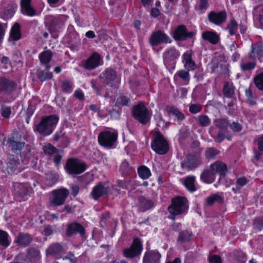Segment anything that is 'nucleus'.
Returning <instances> with one entry per match:
<instances>
[{"mask_svg":"<svg viewBox=\"0 0 263 263\" xmlns=\"http://www.w3.org/2000/svg\"><path fill=\"white\" fill-rule=\"evenodd\" d=\"M213 138L215 141L220 143L225 139V134L224 132L221 130L219 131L217 136L214 137Z\"/></svg>","mask_w":263,"mask_h":263,"instance_id":"obj_59","label":"nucleus"},{"mask_svg":"<svg viewBox=\"0 0 263 263\" xmlns=\"http://www.w3.org/2000/svg\"><path fill=\"white\" fill-rule=\"evenodd\" d=\"M43 150L46 154L51 155L57 153L58 149L51 144L48 143L44 145Z\"/></svg>","mask_w":263,"mask_h":263,"instance_id":"obj_49","label":"nucleus"},{"mask_svg":"<svg viewBox=\"0 0 263 263\" xmlns=\"http://www.w3.org/2000/svg\"><path fill=\"white\" fill-rule=\"evenodd\" d=\"M31 1L21 0L20 2L22 13L31 17L36 15L35 10L31 5Z\"/></svg>","mask_w":263,"mask_h":263,"instance_id":"obj_19","label":"nucleus"},{"mask_svg":"<svg viewBox=\"0 0 263 263\" xmlns=\"http://www.w3.org/2000/svg\"><path fill=\"white\" fill-rule=\"evenodd\" d=\"M213 172L219 173L220 175L224 174L227 170V165L221 161H217L212 163L210 167Z\"/></svg>","mask_w":263,"mask_h":263,"instance_id":"obj_28","label":"nucleus"},{"mask_svg":"<svg viewBox=\"0 0 263 263\" xmlns=\"http://www.w3.org/2000/svg\"><path fill=\"white\" fill-rule=\"evenodd\" d=\"M254 81L255 86L259 90H263V72L256 76L254 79Z\"/></svg>","mask_w":263,"mask_h":263,"instance_id":"obj_47","label":"nucleus"},{"mask_svg":"<svg viewBox=\"0 0 263 263\" xmlns=\"http://www.w3.org/2000/svg\"><path fill=\"white\" fill-rule=\"evenodd\" d=\"M178 77L186 83L190 80V74L188 71L185 70H180L177 72L175 75V77Z\"/></svg>","mask_w":263,"mask_h":263,"instance_id":"obj_46","label":"nucleus"},{"mask_svg":"<svg viewBox=\"0 0 263 263\" xmlns=\"http://www.w3.org/2000/svg\"><path fill=\"white\" fill-rule=\"evenodd\" d=\"M129 102L130 99L128 97L123 95H121L117 98L115 106L118 107L128 106Z\"/></svg>","mask_w":263,"mask_h":263,"instance_id":"obj_38","label":"nucleus"},{"mask_svg":"<svg viewBox=\"0 0 263 263\" xmlns=\"http://www.w3.org/2000/svg\"><path fill=\"white\" fill-rule=\"evenodd\" d=\"M9 173H17L22 170V165L17 159L10 157L8 162Z\"/></svg>","mask_w":263,"mask_h":263,"instance_id":"obj_24","label":"nucleus"},{"mask_svg":"<svg viewBox=\"0 0 263 263\" xmlns=\"http://www.w3.org/2000/svg\"><path fill=\"white\" fill-rule=\"evenodd\" d=\"M151 147L156 153L160 155L165 154L168 149L167 142L158 132L154 133Z\"/></svg>","mask_w":263,"mask_h":263,"instance_id":"obj_4","label":"nucleus"},{"mask_svg":"<svg viewBox=\"0 0 263 263\" xmlns=\"http://www.w3.org/2000/svg\"><path fill=\"white\" fill-rule=\"evenodd\" d=\"M252 49L249 54L251 59L260 60L263 57V45L256 44L255 45L252 44Z\"/></svg>","mask_w":263,"mask_h":263,"instance_id":"obj_25","label":"nucleus"},{"mask_svg":"<svg viewBox=\"0 0 263 263\" xmlns=\"http://www.w3.org/2000/svg\"><path fill=\"white\" fill-rule=\"evenodd\" d=\"M166 110L169 114L175 116L178 120H182L184 118V115L177 108L169 106L167 107Z\"/></svg>","mask_w":263,"mask_h":263,"instance_id":"obj_39","label":"nucleus"},{"mask_svg":"<svg viewBox=\"0 0 263 263\" xmlns=\"http://www.w3.org/2000/svg\"><path fill=\"white\" fill-rule=\"evenodd\" d=\"M246 95L247 97L248 100H249V103L251 105H253L255 103L254 100H253V97L252 95V92L251 90L250 89H246Z\"/></svg>","mask_w":263,"mask_h":263,"instance_id":"obj_62","label":"nucleus"},{"mask_svg":"<svg viewBox=\"0 0 263 263\" xmlns=\"http://www.w3.org/2000/svg\"><path fill=\"white\" fill-rule=\"evenodd\" d=\"M32 241V236L28 233H20L16 237L15 242L17 246L26 247L29 245Z\"/></svg>","mask_w":263,"mask_h":263,"instance_id":"obj_22","label":"nucleus"},{"mask_svg":"<svg viewBox=\"0 0 263 263\" xmlns=\"http://www.w3.org/2000/svg\"><path fill=\"white\" fill-rule=\"evenodd\" d=\"M219 153V152L217 149L213 147L208 148L205 151V156L208 159H213Z\"/></svg>","mask_w":263,"mask_h":263,"instance_id":"obj_48","label":"nucleus"},{"mask_svg":"<svg viewBox=\"0 0 263 263\" xmlns=\"http://www.w3.org/2000/svg\"><path fill=\"white\" fill-rule=\"evenodd\" d=\"M52 57V53L50 50H46L41 52L39 55V59L43 64L49 65L48 63Z\"/></svg>","mask_w":263,"mask_h":263,"instance_id":"obj_36","label":"nucleus"},{"mask_svg":"<svg viewBox=\"0 0 263 263\" xmlns=\"http://www.w3.org/2000/svg\"><path fill=\"white\" fill-rule=\"evenodd\" d=\"M179 56V51L174 47L167 49L163 54L164 62L166 64L172 63L173 65H175L176 60Z\"/></svg>","mask_w":263,"mask_h":263,"instance_id":"obj_15","label":"nucleus"},{"mask_svg":"<svg viewBox=\"0 0 263 263\" xmlns=\"http://www.w3.org/2000/svg\"><path fill=\"white\" fill-rule=\"evenodd\" d=\"M215 125L220 129H225L229 125V122L226 118H218L214 121Z\"/></svg>","mask_w":263,"mask_h":263,"instance_id":"obj_37","label":"nucleus"},{"mask_svg":"<svg viewBox=\"0 0 263 263\" xmlns=\"http://www.w3.org/2000/svg\"><path fill=\"white\" fill-rule=\"evenodd\" d=\"M99 78L106 85L116 87L118 86L119 81L117 78L116 72L111 69H107L102 73Z\"/></svg>","mask_w":263,"mask_h":263,"instance_id":"obj_10","label":"nucleus"},{"mask_svg":"<svg viewBox=\"0 0 263 263\" xmlns=\"http://www.w3.org/2000/svg\"><path fill=\"white\" fill-rule=\"evenodd\" d=\"M109 191L110 187L107 183L99 182L93 187L90 196L96 200L102 196L107 195Z\"/></svg>","mask_w":263,"mask_h":263,"instance_id":"obj_11","label":"nucleus"},{"mask_svg":"<svg viewBox=\"0 0 263 263\" xmlns=\"http://www.w3.org/2000/svg\"><path fill=\"white\" fill-rule=\"evenodd\" d=\"M63 260L68 259L71 263H76L78 259L71 252H69L67 255L63 258Z\"/></svg>","mask_w":263,"mask_h":263,"instance_id":"obj_61","label":"nucleus"},{"mask_svg":"<svg viewBox=\"0 0 263 263\" xmlns=\"http://www.w3.org/2000/svg\"><path fill=\"white\" fill-rule=\"evenodd\" d=\"M149 44L152 47H156L161 43L170 44L172 40L164 32L161 30L153 32L149 37Z\"/></svg>","mask_w":263,"mask_h":263,"instance_id":"obj_7","label":"nucleus"},{"mask_svg":"<svg viewBox=\"0 0 263 263\" xmlns=\"http://www.w3.org/2000/svg\"><path fill=\"white\" fill-rule=\"evenodd\" d=\"M21 37L20 26L16 23L12 27L10 34V38L14 41H17Z\"/></svg>","mask_w":263,"mask_h":263,"instance_id":"obj_33","label":"nucleus"},{"mask_svg":"<svg viewBox=\"0 0 263 263\" xmlns=\"http://www.w3.org/2000/svg\"><path fill=\"white\" fill-rule=\"evenodd\" d=\"M206 205L211 206L214 204L215 202H218L219 203L222 201V198L217 194L212 195L205 199Z\"/></svg>","mask_w":263,"mask_h":263,"instance_id":"obj_42","label":"nucleus"},{"mask_svg":"<svg viewBox=\"0 0 263 263\" xmlns=\"http://www.w3.org/2000/svg\"><path fill=\"white\" fill-rule=\"evenodd\" d=\"M77 233H80L82 235L84 234V229L82 225L72 223L68 226L66 232L68 236H71Z\"/></svg>","mask_w":263,"mask_h":263,"instance_id":"obj_26","label":"nucleus"},{"mask_svg":"<svg viewBox=\"0 0 263 263\" xmlns=\"http://www.w3.org/2000/svg\"><path fill=\"white\" fill-rule=\"evenodd\" d=\"M161 255L157 251L146 252L143 257V263H160Z\"/></svg>","mask_w":263,"mask_h":263,"instance_id":"obj_21","label":"nucleus"},{"mask_svg":"<svg viewBox=\"0 0 263 263\" xmlns=\"http://www.w3.org/2000/svg\"><path fill=\"white\" fill-rule=\"evenodd\" d=\"M138 172L139 177L143 179H147L151 175V173L149 169L144 165L140 166L138 168Z\"/></svg>","mask_w":263,"mask_h":263,"instance_id":"obj_40","label":"nucleus"},{"mask_svg":"<svg viewBox=\"0 0 263 263\" xmlns=\"http://www.w3.org/2000/svg\"><path fill=\"white\" fill-rule=\"evenodd\" d=\"M191 233L188 231H184L180 232L178 240L181 241H188L190 240Z\"/></svg>","mask_w":263,"mask_h":263,"instance_id":"obj_51","label":"nucleus"},{"mask_svg":"<svg viewBox=\"0 0 263 263\" xmlns=\"http://www.w3.org/2000/svg\"><path fill=\"white\" fill-rule=\"evenodd\" d=\"M227 18V14L224 11L216 12L214 11H211L208 14L209 21L216 25L219 26L224 23Z\"/></svg>","mask_w":263,"mask_h":263,"instance_id":"obj_14","label":"nucleus"},{"mask_svg":"<svg viewBox=\"0 0 263 263\" xmlns=\"http://www.w3.org/2000/svg\"><path fill=\"white\" fill-rule=\"evenodd\" d=\"M196 120L197 123L201 126L207 127L211 124V120L206 115H200L198 116Z\"/></svg>","mask_w":263,"mask_h":263,"instance_id":"obj_41","label":"nucleus"},{"mask_svg":"<svg viewBox=\"0 0 263 263\" xmlns=\"http://www.w3.org/2000/svg\"><path fill=\"white\" fill-rule=\"evenodd\" d=\"M117 134L109 131L100 133L98 136L99 144L104 147H111L117 139Z\"/></svg>","mask_w":263,"mask_h":263,"instance_id":"obj_9","label":"nucleus"},{"mask_svg":"<svg viewBox=\"0 0 263 263\" xmlns=\"http://www.w3.org/2000/svg\"><path fill=\"white\" fill-rule=\"evenodd\" d=\"M223 93L226 97L231 98L234 94V89L233 84L229 82H226L223 85Z\"/></svg>","mask_w":263,"mask_h":263,"instance_id":"obj_32","label":"nucleus"},{"mask_svg":"<svg viewBox=\"0 0 263 263\" xmlns=\"http://www.w3.org/2000/svg\"><path fill=\"white\" fill-rule=\"evenodd\" d=\"M10 245L9 235L8 233L2 230H0V245L7 248Z\"/></svg>","mask_w":263,"mask_h":263,"instance_id":"obj_35","label":"nucleus"},{"mask_svg":"<svg viewBox=\"0 0 263 263\" xmlns=\"http://www.w3.org/2000/svg\"><path fill=\"white\" fill-rule=\"evenodd\" d=\"M50 68V66L46 65V69L42 70L39 73L38 78L42 82L50 80L52 78V73L49 71Z\"/></svg>","mask_w":263,"mask_h":263,"instance_id":"obj_34","label":"nucleus"},{"mask_svg":"<svg viewBox=\"0 0 263 263\" xmlns=\"http://www.w3.org/2000/svg\"><path fill=\"white\" fill-rule=\"evenodd\" d=\"M229 126L234 132H239L242 128V125L237 122H233L231 124L229 123Z\"/></svg>","mask_w":263,"mask_h":263,"instance_id":"obj_54","label":"nucleus"},{"mask_svg":"<svg viewBox=\"0 0 263 263\" xmlns=\"http://www.w3.org/2000/svg\"><path fill=\"white\" fill-rule=\"evenodd\" d=\"M67 18L65 15H58L53 16L48 15L46 17V22L50 26V28L54 29L58 27H60L64 24Z\"/></svg>","mask_w":263,"mask_h":263,"instance_id":"obj_16","label":"nucleus"},{"mask_svg":"<svg viewBox=\"0 0 263 263\" xmlns=\"http://www.w3.org/2000/svg\"><path fill=\"white\" fill-rule=\"evenodd\" d=\"M15 187L17 189V193L22 197H24L25 196L28 195L30 192L28 187L22 184H16Z\"/></svg>","mask_w":263,"mask_h":263,"instance_id":"obj_45","label":"nucleus"},{"mask_svg":"<svg viewBox=\"0 0 263 263\" xmlns=\"http://www.w3.org/2000/svg\"><path fill=\"white\" fill-rule=\"evenodd\" d=\"M69 193V191L65 188H61L53 191L49 198L50 206H57L63 205Z\"/></svg>","mask_w":263,"mask_h":263,"instance_id":"obj_5","label":"nucleus"},{"mask_svg":"<svg viewBox=\"0 0 263 263\" xmlns=\"http://www.w3.org/2000/svg\"><path fill=\"white\" fill-rule=\"evenodd\" d=\"M215 174L212 170H205L200 175L201 179L206 183H211L214 181L215 179Z\"/></svg>","mask_w":263,"mask_h":263,"instance_id":"obj_30","label":"nucleus"},{"mask_svg":"<svg viewBox=\"0 0 263 263\" xmlns=\"http://www.w3.org/2000/svg\"><path fill=\"white\" fill-rule=\"evenodd\" d=\"M209 263H221V257L217 255H213L209 257Z\"/></svg>","mask_w":263,"mask_h":263,"instance_id":"obj_58","label":"nucleus"},{"mask_svg":"<svg viewBox=\"0 0 263 263\" xmlns=\"http://www.w3.org/2000/svg\"><path fill=\"white\" fill-rule=\"evenodd\" d=\"M188 209V201L185 197L178 196L172 199V205L168 208L170 213L172 215L171 218L174 219V216L184 214Z\"/></svg>","mask_w":263,"mask_h":263,"instance_id":"obj_3","label":"nucleus"},{"mask_svg":"<svg viewBox=\"0 0 263 263\" xmlns=\"http://www.w3.org/2000/svg\"><path fill=\"white\" fill-rule=\"evenodd\" d=\"M133 117L142 124L147 123L151 119V114L143 102H140L133 106Z\"/></svg>","mask_w":263,"mask_h":263,"instance_id":"obj_2","label":"nucleus"},{"mask_svg":"<svg viewBox=\"0 0 263 263\" xmlns=\"http://www.w3.org/2000/svg\"><path fill=\"white\" fill-rule=\"evenodd\" d=\"M101 57L97 52L93 53L85 61L84 68L88 70L93 69L100 65Z\"/></svg>","mask_w":263,"mask_h":263,"instance_id":"obj_18","label":"nucleus"},{"mask_svg":"<svg viewBox=\"0 0 263 263\" xmlns=\"http://www.w3.org/2000/svg\"><path fill=\"white\" fill-rule=\"evenodd\" d=\"M227 29L231 35L236 34L238 30V24L235 20L230 21L227 26Z\"/></svg>","mask_w":263,"mask_h":263,"instance_id":"obj_43","label":"nucleus"},{"mask_svg":"<svg viewBox=\"0 0 263 263\" xmlns=\"http://www.w3.org/2000/svg\"><path fill=\"white\" fill-rule=\"evenodd\" d=\"M258 149L260 151H263V135L258 137L256 140Z\"/></svg>","mask_w":263,"mask_h":263,"instance_id":"obj_63","label":"nucleus"},{"mask_svg":"<svg viewBox=\"0 0 263 263\" xmlns=\"http://www.w3.org/2000/svg\"><path fill=\"white\" fill-rule=\"evenodd\" d=\"M11 111L9 107L3 106L1 108L2 116L6 118H8L11 114Z\"/></svg>","mask_w":263,"mask_h":263,"instance_id":"obj_56","label":"nucleus"},{"mask_svg":"<svg viewBox=\"0 0 263 263\" xmlns=\"http://www.w3.org/2000/svg\"><path fill=\"white\" fill-rule=\"evenodd\" d=\"M182 61L184 63V67L187 70L194 69L195 63L192 59V55L190 51H187L182 55Z\"/></svg>","mask_w":263,"mask_h":263,"instance_id":"obj_29","label":"nucleus"},{"mask_svg":"<svg viewBox=\"0 0 263 263\" xmlns=\"http://www.w3.org/2000/svg\"><path fill=\"white\" fill-rule=\"evenodd\" d=\"M201 163V159L199 155H187L181 164V168L185 171L193 170Z\"/></svg>","mask_w":263,"mask_h":263,"instance_id":"obj_8","label":"nucleus"},{"mask_svg":"<svg viewBox=\"0 0 263 263\" xmlns=\"http://www.w3.org/2000/svg\"><path fill=\"white\" fill-rule=\"evenodd\" d=\"M254 227L259 230L263 228V217L256 218L254 220Z\"/></svg>","mask_w":263,"mask_h":263,"instance_id":"obj_53","label":"nucleus"},{"mask_svg":"<svg viewBox=\"0 0 263 263\" xmlns=\"http://www.w3.org/2000/svg\"><path fill=\"white\" fill-rule=\"evenodd\" d=\"M15 137L13 136L11 138H9L8 143L9 146L12 151H16L21 149L25 145V143L23 142L18 141L15 140L19 136L18 134H15Z\"/></svg>","mask_w":263,"mask_h":263,"instance_id":"obj_27","label":"nucleus"},{"mask_svg":"<svg viewBox=\"0 0 263 263\" xmlns=\"http://www.w3.org/2000/svg\"><path fill=\"white\" fill-rule=\"evenodd\" d=\"M65 251V249L63 246L59 243H54L48 248L46 253L48 255H53L58 258Z\"/></svg>","mask_w":263,"mask_h":263,"instance_id":"obj_20","label":"nucleus"},{"mask_svg":"<svg viewBox=\"0 0 263 263\" xmlns=\"http://www.w3.org/2000/svg\"><path fill=\"white\" fill-rule=\"evenodd\" d=\"M120 171L122 175H127L132 171V168L129 166L128 163L125 161L120 166Z\"/></svg>","mask_w":263,"mask_h":263,"instance_id":"obj_50","label":"nucleus"},{"mask_svg":"<svg viewBox=\"0 0 263 263\" xmlns=\"http://www.w3.org/2000/svg\"><path fill=\"white\" fill-rule=\"evenodd\" d=\"M59 121V118L53 115L44 117L35 126V130L43 136L50 135Z\"/></svg>","mask_w":263,"mask_h":263,"instance_id":"obj_1","label":"nucleus"},{"mask_svg":"<svg viewBox=\"0 0 263 263\" xmlns=\"http://www.w3.org/2000/svg\"><path fill=\"white\" fill-rule=\"evenodd\" d=\"M16 88V84L7 79L0 78V91L6 94H10Z\"/></svg>","mask_w":263,"mask_h":263,"instance_id":"obj_17","label":"nucleus"},{"mask_svg":"<svg viewBox=\"0 0 263 263\" xmlns=\"http://www.w3.org/2000/svg\"><path fill=\"white\" fill-rule=\"evenodd\" d=\"M141 206L144 209V210H147L151 208L153 205V202L144 197H141Z\"/></svg>","mask_w":263,"mask_h":263,"instance_id":"obj_52","label":"nucleus"},{"mask_svg":"<svg viewBox=\"0 0 263 263\" xmlns=\"http://www.w3.org/2000/svg\"><path fill=\"white\" fill-rule=\"evenodd\" d=\"M66 169L70 174L78 175L83 173L86 169V164L76 158H70L67 160Z\"/></svg>","mask_w":263,"mask_h":263,"instance_id":"obj_6","label":"nucleus"},{"mask_svg":"<svg viewBox=\"0 0 263 263\" xmlns=\"http://www.w3.org/2000/svg\"><path fill=\"white\" fill-rule=\"evenodd\" d=\"M195 35L192 31H188L184 25H181L175 29L173 37L175 40L184 41L188 38L191 39Z\"/></svg>","mask_w":263,"mask_h":263,"instance_id":"obj_13","label":"nucleus"},{"mask_svg":"<svg viewBox=\"0 0 263 263\" xmlns=\"http://www.w3.org/2000/svg\"><path fill=\"white\" fill-rule=\"evenodd\" d=\"M202 106L199 104H192L189 107L190 111L194 114H197L201 111Z\"/></svg>","mask_w":263,"mask_h":263,"instance_id":"obj_55","label":"nucleus"},{"mask_svg":"<svg viewBox=\"0 0 263 263\" xmlns=\"http://www.w3.org/2000/svg\"><path fill=\"white\" fill-rule=\"evenodd\" d=\"M202 38L203 40L208 41L212 45L218 44L220 37L216 32L213 31H205L202 33Z\"/></svg>","mask_w":263,"mask_h":263,"instance_id":"obj_23","label":"nucleus"},{"mask_svg":"<svg viewBox=\"0 0 263 263\" xmlns=\"http://www.w3.org/2000/svg\"><path fill=\"white\" fill-rule=\"evenodd\" d=\"M248 182L247 179L245 177H240L236 181V185L240 189L245 185Z\"/></svg>","mask_w":263,"mask_h":263,"instance_id":"obj_57","label":"nucleus"},{"mask_svg":"<svg viewBox=\"0 0 263 263\" xmlns=\"http://www.w3.org/2000/svg\"><path fill=\"white\" fill-rule=\"evenodd\" d=\"M195 181V177L194 176H189L184 179L183 184L189 191L193 192L196 190Z\"/></svg>","mask_w":263,"mask_h":263,"instance_id":"obj_31","label":"nucleus"},{"mask_svg":"<svg viewBox=\"0 0 263 263\" xmlns=\"http://www.w3.org/2000/svg\"><path fill=\"white\" fill-rule=\"evenodd\" d=\"M142 250V245L140 240L135 238L133 244L128 249H125L124 251V255L126 257L133 258L139 255Z\"/></svg>","mask_w":263,"mask_h":263,"instance_id":"obj_12","label":"nucleus"},{"mask_svg":"<svg viewBox=\"0 0 263 263\" xmlns=\"http://www.w3.org/2000/svg\"><path fill=\"white\" fill-rule=\"evenodd\" d=\"M255 64L254 62H249L241 64V68L243 70L252 69L255 67Z\"/></svg>","mask_w":263,"mask_h":263,"instance_id":"obj_60","label":"nucleus"},{"mask_svg":"<svg viewBox=\"0 0 263 263\" xmlns=\"http://www.w3.org/2000/svg\"><path fill=\"white\" fill-rule=\"evenodd\" d=\"M117 183L119 185V186L126 189L128 187V184L129 183V181H126V180H119L117 181Z\"/></svg>","mask_w":263,"mask_h":263,"instance_id":"obj_64","label":"nucleus"},{"mask_svg":"<svg viewBox=\"0 0 263 263\" xmlns=\"http://www.w3.org/2000/svg\"><path fill=\"white\" fill-rule=\"evenodd\" d=\"M61 86L63 91L70 93L72 91V84L67 80H64L61 82Z\"/></svg>","mask_w":263,"mask_h":263,"instance_id":"obj_44","label":"nucleus"}]
</instances>
